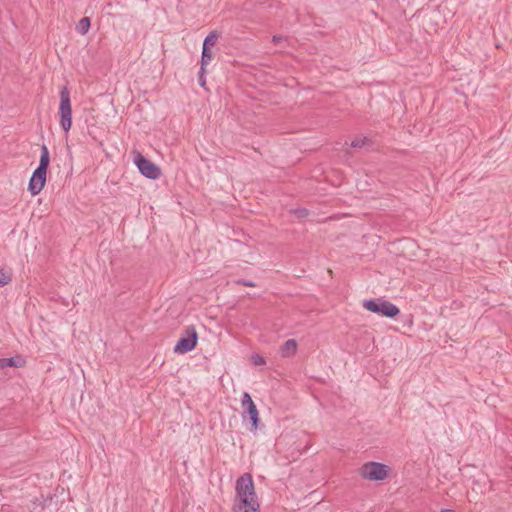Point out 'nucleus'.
Listing matches in <instances>:
<instances>
[{
	"mask_svg": "<svg viewBox=\"0 0 512 512\" xmlns=\"http://www.w3.org/2000/svg\"><path fill=\"white\" fill-rule=\"evenodd\" d=\"M236 502L234 512H259V502L250 473H244L236 480Z\"/></svg>",
	"mask_w": 512,
	"mask_h": 512,
	"instance_id": "obj_1",
	"label": "nucleus"
},
{
	"mask_svg": "<svg viewBox=\"0 0 512 512\" xmlns=\"http://www.w3.org/2000/svg\"><path fill=\"white\" fill-rule=\"evenodd\" d=\"M363 307L372 313L387 318H394L400 313V310L396 305L381 298L365 300L363 302Z\"/></svg>",
	"mask_w": 512,
	"mask_h": 512,
	"instance_id": "obj_2",
	"label": "nucleus"
},
{
	"mask_svg": "<svg viewBox=\"0 0 512 512\" xmlns=\"http://www.w3.org/2000/svg\"><path fill=\"white\" fill-rule=\"evenodd\" d=\"M59 116L61 127L68 132L72 126V107L70 92L66 86L62 87L60 91Z\"/></svg>",
	"mask_w": 512,
	"mask_h": 512,
	"instance_id": "obj_3",
	"label": "nucleus"
},
{
	"mask_svg": "<svg viewBox=\"0 0 512 512\" xmlns=\"http://www.w3.org/2000/svg\"><path fill=\"white\" fill-rule=\"evenodd\" d=\"M198 342V333L193 325L187 326L177 341L174 352L185 354L193 350Z\"/></svg>",
	"mask_w": 512,
	"mask_h": 512,
	"instance_id": "obj_4",
	"label": "nucleus"
},
{
	"mask_svg": "<svg viewBox=\"0 0 512 512\" xmlns=\"http://www.w3.org/2000/svg\"><path fill=\"white\" fill-rule=\"evenodd\" d=\"M360 475L367 480L381 481L388 475L387 466L379 462H367L361 467Z\"/></svg>",
	"mask_w": 512,
	"mask_h": 512,
	"instance_id": "obj_5",
	"label": "nucleus"
},
{
	"mask_svg": "<svg viewBox=\"0 0 512 512\" xmlns=\"http://www.w3.org/2000/svg\"><path fill=\"white\" fill-rule=\"evenodd\" d=\"M241 406L243 408V420H250L252 426L251 430H256L259 422V412L248 392L242 394Z\"/></svg>",
	"mask_w": 512,
	"mask_h": 512,
	"instance_id": "obj_6",
	"label": "nucleus"
},
{
	"mask_svg": "<svg viewBox=\"0 0 512 512\" xmlns=\"http://www.w3.org/2000/svg\"><path fill=\"white\" fill-rule=\"evenodd\" d=\"M134 163L139 171L147 178L157 179L161 174L160 168L139 152L135 153Z\"/></svg>",
	"mask_w": 512,
	"mask_h": 512,
	"instance_id": "obj_7",
	"label": "nucleus"
},
{
	"mask_svg": "<svg viewBox=\"0 0 512 512\" xmlns=\"http://www.w3.org/2000/svg\"><path fill=\"white\" fill-rule=\"evenodd\" d=\"M46 181V172L41 170H35L29 181L30 192H40Z\"/></svg>",
	"mask_w": 512,
	"mask_h": 512,
	"instance_id": "obj_8",
	"label": "nucleus"
},
{
	"mask_svg": "<svg viewBox=\"0 0 512 512\" xmlns=\"http://www.w3.org/2000/svg\"><path fill=\"white\" fill-rule=\"evenodd\" d=\"M297 348V341L295 339H288L280 346L279 353L282 357L289 358L296 354Z\"/></svg>",
	"mask_w": 512,
	"mask_h": 512,
	"instance_id": "obj_9",
	"label": "nucleus"
},
{
	"mask_svg": "<svg viewBox=\"0 0 512 512\" xmlns=\"http://www.w3.org/2000/svg\"><path fill=\"white\" fill-rule=\"evenodd\" d=\"M25 364L24 359L21 356H14L10 358H1L0 359V369H5L8 367L19 368Z\"/></svg>",
	"mask_w": 512,
	"mask_h": 512,
	"instance_id": "obj_10",
	"label": "nucleus"
},
{
	"mask_svg": "<svg viewBox=\"0 0 512 512\" xmlns=\"http://www.w3.org/2000/svg\"><path fill=\"white\" fill-rule=\"evenodd\" d=\"M48 165H49V152H48V149L46 146H42L40 163H39L37 170L46 172Z\"/></svg>",
	"mask_w": 512,
	"mask_h": 512,
	"instance_id": "obj_11",
	"label": "nucleus"
},
{
	"mask_svg": "<svg viewBox=\"0 0 512 512\" xmlns=\"http://www.w3.org/2000/svg\"><path fill=\"white\" fill-rule=\"evenodd\" d=\"M218 37L219 35L216 31L210 32L204 39L203 48L212 49L216 45Z\"/></svg>",
	"mask_w": 512,
	"mask_h": 512,
	"instance_id": "obj_12",
	"label": "nucleus"
},
{
	"mask_svg": "<svg viewBox=\"0 0 512 512\" xmlns=\"http://www.w3.org/2000/svg\"><path fill=\"white\" fill-rule=\"evenodd\" d=\"M213 52L211 49H206V48H203L202 49V55H201V62H200V67L202 68H206L210 62L213 60Z\"/></svg>",
	"mask_w": 512,
	"mask_h": 512,
	"instance_id": "obj_13",
	"label": "nucleus"
},
{
	"mask_svg": "<svg viewBox=\"0 0 512 512\" xmlns=\"http://www.w3.org/2000/svg\"><path fill=\"white\" fill-rule=\"evenodd\" d=\"M90 28V19L88 17H83L77 24L76 30L81 35H85Z\"/></svg>",
	"mask_w": 512,
	"mask_h": 512,
	"instance_id": "obj_14",
	"label": "nucleus"
},
{
	"mask_svg": "<svg viewBox=\"0 0 512 512\" xmlns=\"http://www.w3.org/2000/svg\"><path fill=\"white\" fill-rule=\"evenodd\" d=\"M290 212L298 218H305L309 215V211L306 208L291 209Z\"/></svg>",
	"mask_w": 512,
	"mask_h": 512,
	"instance_id": "obj_15",
	"label": "nucleus"
},
{
	"mask_svg": "<svg viewBox=\"0 0 512 512\" xmlns=\"http://www.w3.org/2000/svg\"><path fill=\"white\" fill-rule=\"evenodd\" d=\"M251 361L255 366H260L265 364V359L263 356L259 354H253L251 356Z\"/></svg>",
	"mask_w": 512,
	"mask_h": 512,
	"instance_id": "obj_16",
	"label": "nucleus"
},
{
	"mask_svg": "<svg viewBox=\"0 0 512 512\" xmlns=\"http://www.w3.org/2000/svg\"><path fill=\"white\" fill-rule=\"evenodd\" d=\"M11 281V276L0 271V288L7 285Z\"/></svg>",
	"mask_w": 512,
	"mask_h": 512,
	"instance_id": "obj_17",
	"label": "nucleus"
},
{
	"mask_svg": "<svg viewBox=\"0 0 512 512\" xmlns=\"http://www.w3.org/2000/svg\"><path fill=\"white\" fill-rule=\"evenodd\" d=\"M205 73H206V68L200 67V71H199V84L202 87H205V85H206Z\"/></svg>",
	"mask_w": 512,
	"mask_h": 512,
	"instance_id": "obj_18",
	"label": "nucleus"
},
{
	"mask_svg": "<svg viewBox=\"0 0 512 512\" xmlns=\"http://www.w3.org/2000/svg\"><path fill=\"white\" fill-rule=\"evenodd\" d=\"M236 283L239 285L247 286V287H255L256 286V284L253 281L246 280V279H239L236 281Z\"/></svg>",
	"mask_w": 512,
	"mask_h": 512,
	"instance_id": "obj_19",
	"label": "nucleus"
},
{
	"mask_svg": "<svg viewBox=\"0 0 512 512\" xmlns=\"http://www.w3.org/2000/svg\"><path fill=\"white\" fill-rule=\"evenodd\" d=\"M364 145V140L356 139L352 141L351 146L352 147H361Z\"/></svg>",
	"mask_w": 512,
	"mask_h": 512,
	"instance_id": "obj_20",
	"label": "nucleus"
},
{
	"mask_svg": "<svg viewBox=\"0 0 512 512\" xmlns=\"http://www.w3.org/2000/svg\"><path fill=\"white\" fill-rule=\"evenodd\" d=\"M441 512H454V511L451 509H443Z\"/></svg>",
	"mask_w": 512,
	"mask_h": 512,
	"instance_id": "obj_21",
	"label": "nucleus"
}]
</instances>
